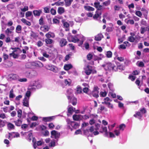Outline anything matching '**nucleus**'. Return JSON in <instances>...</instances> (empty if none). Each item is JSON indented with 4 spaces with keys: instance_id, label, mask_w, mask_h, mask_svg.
<instances>
[{
    "instance_id": "nucleus-22",
    "label": "nucleus",
    "mask_w": 149,
    "mask_h": 149,
    "mask_svg": "<svg viewBox=\"0 0 149 149\" xmlns=\"http://www.w3.org/2000/svg\"><path fill=\"white\" fill-rule=\"evenodd\" d=\"M7 126L8 128L9 129H14L15 128L14 125L10 123H8Z\"/></svg>"
},
{
    "instance_id": "nucleus-44",
    "label": "nucleus",
    "mask_w": 149,
    "mask_h": 149,
    "mask_svg": "<svg viewBox=\"0 0 149 149\" xmlns=\"http://www.w3.org/2000/svg\"><path fill=\"white\" fill-rule=\"evenodd\" d=\"M111 1L110 0H108L107 1H105L102 4L103 5L107 6L109 5L110 4Z\"/></svg>"
},
{
    "instance_id": "nucleus-53",
    "label": "nucleus",
    "mask_w": 149,
    "mask_h": 149,
    "mask_svg": "<svg viewBox=\"0 0 149 149\" xmlns=\"http://www.w3.org/2000/svg\"><path fill=\"white\" fill-rule=\"evenodd\" d=\"M89 90L88 87H84L82 91L84 93L87 94L89 91Z\"/></svg>"
},
{
    "instance_id": "nucleus-16",
    "label": "nucleus",
    "mask_w": 149,
    "mask_h": 149,
    "mask_svg": "<svg viewBox=\"0 0 149 149\" xmlns=\"http://www.w3.org/2000/svg\"><path fill=\"white\" fill-rule=\"evenodd\" d=\"M13 122L15 123L16 126H20L22 123V121L18 119L14 121Z\"/></svg>"
},
{
    "instance_id": "nucleus-42",
    "label": "nucleus",
    "mask_w": 149,
    "mask_h": 149,
    "mask_svg": "<svg viewBox=\"0 0 149 149\" xmlns=\"http://www.w3.org/2000/svg\"><path fill=\"white\" fill-rule=\"evenodd\" d=\"M98 93V91L93 92L92 93V95L94 97L97 98L99 97Z\"/></svg>"
},
{
    "instance_id": "nucleus-32",
    "label": "nucleus",
    "mask_w": 149,
    "mask_h": 149,
    "mask_svg": "<svg viewBox=\"0 0 149 149\" xmlns=\"http://www.w3.org/2000/svg\"><path fill=\"white\" fill-rule=\"evenodd\" d=\"M107 92L104 91V92L101 91L100 93V95L101 97H105L107 96Z\"/></svg>"
},
{
    "instance_id": "nucleus-64",
    "label": "nucleus",
    "mask_w": 149,
    "mask_h": 149,
    "mask_svg": "<svg viewBox=\"0 0 149 149\" xmlns=\"http://www.w3.org/2000/svg\"><path fill=\"white\" fill-rule=\"evenodd\" d=\"M3 57L4 60H6L8 58V56L5 53H3Z\"/></svg>"
},
{
    "instance_id": "nucleus-56",
    "label": "nucleus",
    "mask_w": 149,
    "mask_h": 149,
    "mask_svg": "<svg viewBox=\"0 0 149 149\" xmlns=\"http://www.w3.org/2000/svg\"><path fill=\"white\" fill-rule=\"evenodd\" d=\"M5 125L4 122L0 119V127H3Z\"/></svg>"
},
{
    "instance_id": "nucleus-36",
    "label": "nucleus",
    "mask_w": 149,
    "mask_h": 149,
    "mask_svg": "<svg viewBox=\"0 0 149 149\" xmlns=\"http://www.w3.org/2000/svg\"><path fill=\"white\" fill-rule=\"evenodd\" d=\"M37 142L36 140V139L35 138V137L33 138V140H32V142L33 143V148L35 149L36 148V144Z\"/></svg>"
},
{
    "instance_id": "nucleus-62",
    "label": "nucleus",
    "mask_w": 149,
    "mask_h": 149,
    "mask_svg": "<svg viewBox=\"0 0 149 149\" xmlns=\"http://www.w3.org/2000/svg\"><path fill=\"white\" fill-rule=\"evenodd\" d=\"M18 81L20 82H25L27 81V79L26 78H21L19 79Z\"/></svg>"
},
{
    "instance_id": "nucleus-48",
    "label": "nucleus",
    "mask_w": 149,
    "mask_h": 149,
    "mask_svg": "<svg viewBox=\"0 0 149 149\" xmlns=\"http://www.w3.org/2000/svg\"><path fill=\"white\" fill-rule=\"evenodd\" d=\"M104 103H105V104L108 105V107L110 108H113V104H111L110 102H109L108 103H107L106 102H104Z\"/></svg>"
},
{
    "instance_id": "nucleus-38",
    "label": "nucleus",
    "mask_w": 149,
    "mask_h": 149,
    "mask_svg": "<svg viewBox=\"0 0 149 149\" xmlns=\"http://www.w3.org/2000/svg\"><path fill=\"white\" fill-rule=\"evenodd\" d=\"M108 86L109 89L110 90L112 91H113V84H112L111 83H109L108 84Z\"/></svg>"
},
{
    "instance_id": "nucleus-54",
    "label": "nucleus",
    "mask_w": 149,
    "mask_h": 149,
    "mask_svg": "<svg viewBox=\"0 0 149 149\" xmlns=\"http://www.w3.org/2000/svg\"><path fill=\"white\" fill-rule=\"evenodd\" d=\"M50 12L51 14L53 15H55L56 13V10L53 9V8H52L51 9Z\"/></svg>"
},
{
    "instance_id": "nucleus-37",
    "label": "nucleus",
    "mask_w": 149,
    "mask_h": 149,
    "mask_svg": "<svg viewBox=\"0 0 149 149\" xmlns=\"http://www.w3.org/2000/svg\"><path fill=\"white\" fill-rule=\"evenodd\" d=\"M112 52L110 51L107 52L106 56L108 58H111L112 56Z\"/></svg>"
},
{
    "instance_id": "nucleus-19",
    "label": "nucleus",
    "mask_w": 149,
    "mask_h": 149,
    "mask_svg": "<svg viewBox=\"0 0 149 149\" xmlns=\"http://www.w3.org/2000/svg\"><path fill=\"white\" fill-rule=\"evenodd\" d=\"M134 116L135 118H137L138 117H139V119H141L142 117V115L141 114L140 112H136V113L134 115Z\"/></svg>"
},
{
    "instance_id": "nucleus-24",
    "label": "nucleus",
    "mask_w": 149,
    "mask_h": 149,
    "mask_svg": "<svg viewBox=\"0 0 149 149\" xmlns=\"http://www.w3.org/2000/svg\"><path fill=\"white\" fill-rule=\"evenodd\" d=\"M64 1L65 2V5L66 6H68L70 5L73 0H64Z\"/></svg>"
},
{
    "instance_id": "nucleus-33",
    "label": "nucleus",
    "mask_w": 149,
    "mask_h": 149,
    "mask_svg": "<svg viewBox=\"0 0 149 149\" xmlns=\"http://www.w3.org/2000/svg\"><path fill=\"white\" fill-rule=\"evenodd\" d=\"M84 134L86 135L87 136H90V134H89V131L88 129L84 130L83 131Z\"/></svg>"
},
{
    "instance_id": "nucleus-34",
    "label": "nucleus",
    "mask_w": 149,
    "mask_h": 149,
    "mask_svg": "<svg viewBox=\"0 0 149 149\" xmlns=\"http://www.w3.org/2000/svg\"><path fill=\"white\" fill-rule=\"evenodd\" d=\"M30 36L31 37L33 38H35L38 37L37 34L32 31H31V33Z\"/></svg>"
},
{
    "instance_id": "nucleus-57",
    "label": "nucleus",
    "mask_w": 149,
    "mask_h": 149,
    "mask_svg": "<svg viewBox=\"0 0 149 149\" xmlns=\"http://www.w3.org/2000/svg\"><path fill=\"white\" fill-rule=\"evenodd\" d=\"M43 144L42 142L41 141H37L36 144V148H37V146H41Z\"/></svg>"
},
{
    "instance_id": "nucleus-35",
    "label": "nucleus",
    "mask_w": 149,
    "mask_h": 149,
    "mask_svg": "<svg viewBox=\"0 0 149 149\" xmlns=\"http://www.w3.org/2000/svg\"><path fill=\"white\" fill-rule=\"evenodd\" d=\"M104 101L103 102H102V103L103 104H105V103H104L106 102L107 103H108L109 101L111 102V100H110L109 98L108 97H107L104 99Z\"/></svg>"
},
{
    "instance_id": "nucleus-27",
    "label": "nucleus",
    "mask_w": 149,
    "mask_h": 149,
    "mask_svg": "<svg viewBox=\"0 0 149 149\" xmlns=\"http://www.w3.org/2000/svg\"><path fill=\"white\" fill-rule=\"evenodd\" d=\"M45 42L47 44H52L53 42V40L50 38H47L45 40Z\"/></svg>"
},
{
    "instance_id": "nucleus-59",
    "label": "nucleus",
    "mask_w": 149,
    "mask_h": 149,
    "mask_svg": "<svg viewBox=\"0 0 149 149\" xmlns=\"http://www.w3.org/2000/svg\"><path fill=\"white\" fill-rule=\"evenodd\" d=\"M125 127V125L123 124L120 125L119 128L120 130H123Z\"/></svg>"
},
{
    "instance_id": "nucleus-52",
    "label": "nucleus",
    "mask_w": 149,
    "mask_h": 149,
    "mask_svg": "<svg viewBox=\"0 0 149 149\" xmlns=\"http://www.w3.org/2000/svg\"><path fill=\"white\" fill-rule=\"evenodd\" d=\"M117 71H118V69L120 70H124V67L122 65H118V66H116Z\"/></svg>"
},
{
    "instance_id": "nucleus-60",
    "label": "nucleus",
    "mask_w": 149,
    "mask_h": 149,
    "mask_svg": "<svg viewBox=\"0 0 149 149\" xmlns=\"http://www.w3.org/2000/svg\"><path fill=\"white\" fill-rule=\"evenodd\" d=\"M64 3L63 2H57L55 3V4L57 6L60 5L63 6V5Z\"/></svg>"
},
{
    "instance_id": "nucleus-9",
    "label": "nucleus",
    "mask_w": 149,
    "mask_h": 149,
    "mask_svg": "<svg viewBox=\"0 0 149 149\" xmlns=\"http://www.w3.org/2000/svg\"><path fill=\"white\" fill-rule=\"evenodd\" d=\"M87 69L85 70V72L87 75H89L92 71V67L88 65L87 66Z\"/></svg>"
},
{
    "instance_id": "nucleus-63",
    "label": "nucleus",
    "mask_w": 149,
    "mask_h": 149,
    "mask_svg": "<svg viewBox=\"0 0 149 149\" xmlns=\"http://www.w3.org/2000/svg\"><path fill=\"white\" fill-rule=\"evenodd\" d=\"M140 112L141 113V112L142 114H144L146 113V109L144 108H142V109H140Z\"/></svg>"
},
{
    "instance_id": "nucleus-55",
    "label": "nucleus",
    "mask_w": 149,
    "mask_h": 149,
    "mask_svg": "<svg viewBox=\"0 0 149 149\" xmlns=\"http://www.w3.org/2000/svg\"><path fill=\"white\" fill-rule=\"evenodd\" d=\"M129 78L132 81H134L136 78V77L132 75H130L129 77Z\"/></svg>"
},
{
    "instance_id": "nucleus-41",
    "label": "nucleus",
    "mask_w": 149,
    "mask_h": 149,
    "mask_svg": "<svg viewBox=\"0 0 149 149\" xmlns=\"http://www.w3.org/2000/svg\"><path fill=\"white\" fill-rule=\"evenodd\" d=\"M22 111L21 109H19L17 111V116L19 118H21L22 115Z\"/></svg>"
},
{
    "instance_id": "nucleus-25",
    "label": "nucleus",
    "mask_w": 149,
    "mask_h": 149,
    "mask_svg": "<svg viewBox=\"0 0 149 149\" xmlns=\"http://www.w3.org/2000/svg\"><path fill=\"white\" fill-rule=\"evenodd\" d=\"M18 77V76L16 74H11L10 75V78L13 80H15L17 79Z\"/></svg>"
},
{
    "instance_id": "nucleus-21",
    "label": "nucleus",
    "mask_w": 149,
    "mask_h": 149,
    "mask_svg": "<svg viewBox=\"0 0 149 149\" xmlns=\"http://www.w3.org/2000/svg\"><path fill=\"white\" fill-rule=\"evenodd\" d=\"M84 8L86 10L88 11H93L95 9L89 6H85Z\"/></svg>"
},
{
    "instance_id": "nucleus-18",
    "label": "nucleus",
    "mask_w": 149,
    "mask_h": 149,
    "mask_svg": "<svg viewBox=\"0 0 149 149\" xmlns=\"http://www.w3.org/2000/svg\"><path fill=\"white\" fill-rule=\"evenodd\" d=\"M58 13L60 15H61L63 13L65 12L64 9L62 7H59L58 8Z\"/></svg>"
},
{
    "instance_id": "nucleus-17",
    "label": "nucleus",
    "mask_w": 149,
    "mask_h": 149,
    "mask_svg": "<svg viewBox=\"0 0 149 149\" xmlns=\"http://www.w3.org/2000/svg\"><path fill=\"white\" fill-rule=\"evenodd\" d=\"M42 28H44V29L42 30V31L45 32H46L48 31L50 27L47 25H44L43 26H41L40 29H41Z\"/></svg>"
},
{
    "instance_id": "nucleus-13",
    "label": "nucleus",
    "mask_w": 149,
    "mask_h": 149,
    "mask_svg": "<svg viewBox=\"0 0 149 149\" xmlns=\"http://www.w3.org/2000/svg\"><path fill=\"white\" fill-rule=\"evenodd\" d=\"M81 116L82 115H81L74 114L72 118L74 120L78 121Z\"/></svg>"
},
{
    "instance_id": "nucleus-28",
    "label": "nucleus",
    "mask_w": 149,
    "mask_h": 149,
    "mask_svg": "<svg viewBox=\"0 0 149 149\" xmlns=\"http://www.w3.org/2000/svg\"><path fill=\"white\" fill-rule=\"evenodd\" d=\"M15 97V95L13 94V89H12L10 92L9 97L10 98H13Z\"/></svg>"
},
{
    "instance_id": "nucleus-2",
    "label": "nucleus",
    "mask_w": 149,
    "mask_h": 149,
    "mask_svg": "<svg viewBox=\"0 0 149 149\" xmlns=\"http://www.w3.org/2000/svg\"><path fill=\"white\" fill-rule=\"evenodd\" d=\"M68 99L70 100V102L71 103L74 105H75L77 103V99L74 96L71 97L70 96H67Z\"/></svg>"
},
{
    "instance_id": "nucleus-31",
    "label": "nucleus",
    "mask_w": 149,
    "mask_h": 149,
    "mask_svg": "<svg viewBox=\"0 0 149 149\" xmlns=\"http://www.w3.org/2000/svg\"><path fill=\"white\" fill-rule=\"evenodd\" d=\"M39 23L40 25H43L44 24V21L43 20V18L42 16H41L39 19Z\"/></svg>"
},
{
    "instance_id": "nucleus-5",
    "label": "nucleus",
    "mask_w": 149,
    "mask_h": 149,
    "mask_svg": "<svg viewBox=\"0 0 149 149\" xmlns=\"http://www.w3.org/2000/svg\"><path fill=\"white\" fill-rule=\"evenodd\" d=\"M59 42L60 46L61 47H63L67 45L68 42L65 39L62 38L60 40Z\"/></svg>"
},
{
    "instance_id": "nucleus-6",
    "label": "nucleus",
    "mask_w": 149,
    "mask_h": 149,
    "mask_svg": "<svg viewBox=\"0 0 149 149\" xmlns=\"http://www.w3.org/2000/svg\"><path fill=\"white\" fill-rule=\"evenodd\" d=\"M70 38H71V40L68 39L69 42H72L74 43H76L78 42L79 41V39L76 36L74 37L72 36H71L70 37Z\"/></svg>"
},
{
    "instance_id": "nucleus-43",
    "label": "nucleus",
    "mask_w": 149,
    "mask_h": 149,
    "mask_svg": "<svg viewBox=\"0 0 149 149\" xmlns=\"http://www.w3.org/2000/svg\"><path fill=\"white\" fill-rule=\"evenodd\" d=\"M66 122L68 124L70 125L71 126H73V124L75 123L74 121H71L69 119H67L66 120Z\"/></svg>"
},
{
    "instance_id": "nucleus-15",
    "label": "nucleus",
    "mask_w": 149,
    "mask_h": 149,
    "mask_svg": "<svg viewBox=\"0 0 149 149\" xmlns=\"http://www.w3.org/2000/svg\"><path fill=\"white\" fill-rule=\"evenodd\" d=\"M72 65L71 64H66L64 67V69L65 70H68L72 68Z\"/></svg>"
},
{
    "instance_id": "nucleus-30",
    "label": "nucleus",
    "mask_w": 149,
    "mask_h": 149,
    "mask_svg": "<svg viewBox=\"0 0 149 149\" xmlns=\"http://www.w3.org/2000/svg\"><path fill=\"white\" fill-rule=\"evenodd\" d=\"M82 90L81 87H77V88L76 92L77 94H81L82 93Z\"/></svg>"
},
{
    "instance_id": "nucleus-4",
    "label": "nucleus",
    "mask_w": 149,
    "mask_h": 149,
    "mask_svg": "<svg viewBox=\"0 0 149 149\" xmlns=\"http://www.w3.org/2000/svg\"><path fill=\"white\" fill-rule=\"evenodd\" d=\"M9 136L8 139H10V138L13 139L15 138H18L20 136L19 134L17 132H13L8 133Z\"/></svg>"
},
{
    "instance_id": "nucleus-1",
    "label": "nucleus",
    "mask_w": 149,
    "mask_h": 149,
    "mask_svg": "<svg viewBox=\"0 0 149 149\" xmlns=\"http://www.w3.org/2000/svg\"><path fill=\"white\" fill-rule=\"evenodd\" d=\"M103 66L106 70L117 71L116 66L111 63H107Z\"/></svg>"
},
{
    "instance_id": "nucleus-50",
    "label": "nucleus",
    "mask_w": 149,
    "mask_h": 149,
    "mask_svg": "<svg viewBox=\"0 0 149 149\" xmlns=\"http://www.w3.org/2000/svg\"><path fill=\"white\" fill-rule=\"evenodd\" d=\"M68 46H69L71 50H74L75 49V47L72 43H70L68 44Z\"/></svg>"
},
{
    "instance_id": "nucleus-20",
    "label": "nucleus",
    "mask_w": 149,
    "mask_h": 149,
    "mask_svg": "<svg viewBox=\"0 0 149 149\" xmlns=\"http://www.w3.org/2000/svg\"><path fill=\"white\" fill-rule=\"evenodd\" d=\"M21 20L23 23L29 26L31 24V23L30 22L26 20L25 19L22 18Z\"/></svg>"
},
{
    "instance_id": "nucleus-61",
    "label": "nucleus",
    "mask_w": 149,
    "mask_h": 149,
    "mask_svg": "<svg viewBox=\"0 0 149 149\" xmlns=\"http://www.w3.org/2000/svg\"><path fill=\"white\" fill-rule=\"evenodd\" d=\"M53 22L54 24H58L60 22L59 20L55 18L53 19Z\"/></svg>"
},
{
    "instance_id": "nucleus-58",
    "label": "nucleus",
    "mask_w": 149,
    "mask_h": 149,
    "mask_svg": "<svg viewBox=\"0 0 149 149\" xmlns=\"http://www.w3.org/2000/svg\"><path fill=\"white\" fill-rule=\"evenodd\" d=\"M106 31L108 32H111L113 31V28L111 27H107L106 29Z\"/></svg>"
},
{
    "instance_id": "nucleus-26",
    "label": "nucleus",
    "mask_w": 149,
    "mask_h": 149,
    "mask_svg": "<svg viewBox=\"0 0 149 149\" xmlns=\"http://www.w3.org/2000/svg\"><path fill=\"white\" fill-rule=\"evenodd\" d=\"M17 51V50H13L12 53L10 54V56H12L14 58H17L18 57V55L17 54H16L14 53L15 52Z\"/></svg>"
},
{
    "instance_id": "nucleus-11",
    "label": "nucleus",
    "mask_w": 149,
    "mask_h": 149,
    "mask_svg": "<svg viewBox=\"0 0 149 149\" xmlns=\"http://www.w3.org/2000/svg\"><path fill=\"white\" fill-rule=\"evenodd\" d=\"M103 36L101 33H99L95 37V40L96 41H100Z\"/></svg>"
},
{
    "instance_id": "nucleus-39",
    "label": "nucleus",
    "mask_w": 149,
    "mask_h": 149,
    "mask_svg": "<svg viewBox=\"0 0 149 149\" xmlns=\"http://www.w3.org/2000/svg\"><path fill=\"white\" fill-rule=\"evenodd\" d=\"M128 40L131 42H134L135 41V39L134 37L130 36L128 38Z\"/></svg>"
},
{
    "instance_id": "nucleus-3",
    "label": "nucleus",
    "mask_w": 149,
    "mask_h": 149,
    "mask_svg": "<svg viewBox=\"0 0 149 149\" xmlns=\"http://www.w3.org/2000/svg\"><path fill=\"white\" fill-rule=\"evenodd\" d=\"M46 68L49 70L52 71L54 72H57L58 71L57 68L55 66L51 65H47L46 66Z\"/></svg>"
},
{
    "instance_id": "nucleus-10",
    "label": "nucleus",
    "mask_w": 149,
    "mask_h": 149,
    "mask_svg": "<svg viewBox=\"0 0 149 149\" xmlns=\"http://www.w3.org/2000/svg\"><path fill=\"white\" fill-rule=\"evenodd\" d=\"M42 13V10H34L33 11V15L35 16H39Z\"/></svg>"
},
{
    "instance_id": "nucleus-45",
    "label": "nucleus",
    "mask_w": 149,
    "mask_h": 149,
    "mask_svg": "<svg viewBox=\"0 0 149 149\" xmlns=\"http://www.w3.org/2000/svg\"><path fill=\"white\" fill-rule=\"evenodd\" d=\"M44 11L45 13H49L50 12L49 8L45 7L44 8Z\"/></svg>"
},
{
    "instance_id": "nucleus-23",
    "label": "nucleus",
    "mask_w": 149,
    "mask_h": 149,
    "mask_svg": "<svg viewBox=\"0 0 149 149\" xmlns=\"http://www.w3.org/2000/svg\"><path fill=\"white\" fill-rule=\"evenodd\" d=\"M35 65L36 66L42 67L43 66V64L39 61H36L34 62Z\"/></svg>"
},
{
    "instance_id": "nucleus-46",
    "label": "nucleus",
    "mask_w": 149,
    "mask_h": 149,
    "mask_svg": "<svg viewBox=\"0 0 149 149\" xmlns=\"http://www.w3.org/2000/svg\"><path fill=\"white\" fill-rule=\"evenodd\" d=\"M135 14L138 16L141 17L142 16L141 12L139 11H136L135 13Z\"/></svg>"
},
{
    "instance_id": "nucleus-8",
    "label": "nucleus",
    "mask_w": 149,
    "mask_h": 149,
    "mask_svg": "<svg viewBox=\"0 0 149 149\" xmlns=\"http://www.w3.org/2000/svg\"><path fill=\"white\" fill-rule=\"evenodd\" d=\"M55 118V116H52L50 117H44L42 120L45 122H50L52 121Z\"/></svg>"
},
{
    "instance_id": "nucleus-12",
    "label": "nucleus",
    "mask_w": 149,
    "mask_h": 149,
    "mask_svg": "<svg viewBox=\"0 0 149 149\" xmlns=\"http://www.w3.org/2000/svg\"><path fill=\"white\" fill-rule=\"evenodd\" d=\"M23 105L24 106L28 107L29 106V100L26 97H25L23 100Z\"/></svg>"
},
{
    "instance_id": "nucleus-40",
    "label": "nucleus",
    "mask_w": 149,
    "mask_h": 149,
    "mask_svg": "<svg viewBox=\"0 0 149 149\" xmlns=\"http://www.w3.org/2000/svg\"><path fill=\"white\" fill-rule=\"evenodd\" d=\"M135 39V42H138L141 39V37L139 35L135 36L134 37Z\"/></svg>"
},
{
    "instance_id": "nucleus-51",
    "label": "nucleus",
    "mask_w": 149,
    "mask_h": 149,
    "mask_svg": "<svg viewBox=\"0 0 149 149\" xmlns=\"http://www.w3.org/2000/svg\"><path fill=\"white\" fill-rule=\"evenodd\" d=\"M87 59L88 60L90 61L93 58V56L91 54H89L87 55Z\"/></svg>"
},
{
    "instance_id": "nucleus-29",
    "label": "nucleus",
    "mask_w": 149,
    "mask_h": 149,
    "mask_svg": "<svg viewBox=\"0 0 149 149\" xmlns=\"http://www.w3.org/2000/svg\"><path fill=\"white\" fill-rule=\"evenodd\" d=\"M6 7L8 10H10L13 9L15 7V6L13 4L11 3L7 5Z\"/></svg>"
},
{
    "instance_id": "nucleus-14",
    "label": "nucleus",
    "mask_w": 149,
    "mask_h": 149,
    "mask_svg": "<svg viewBox=\"0 0 149 149\" xmlns=\"http://www.w3.org/2000/svg\"><path fill=\"white\" fill-rule=\"evenodd\" d=\"M101 14L102 13L101 12H99L97 11L95 12V13L93 16V18L94 19H97L100 17Z\"/></svg>"
},
{
    "instance_id": "nucleus-7",
    "label": "nucleus",
    "mask_w": 149,
    "mask_h": 149,
    "mask_svg": "<svg viewBox=\"0 0 149 149\" xmlns=\"http://www.w3.org/2000/svg\"><path fill=\"white\" fill-rule=\"evenodd\" d=\"M51 134V135L54 136L55 139L58 138L60 136V133L55 130L52 131Z\"/></svg>"
},
{
    "instance_id": "nucleus-47",
    "label": "nucleus",
    "mask_w": 149,
    "mask_h": 149,
    "mask_svg": "<svg viewBox=\"0 0 149 149\" xmlns=\"http://www.w3.org/2000/svg\"><path fill=\"white\" fill-rule=\"evenodd\" d=\"M32 15V13L31 11H28L25 14L26 17H30Z\"/></svg>"
},
{
    "instance_id": "nucleus-49",
    "label": "nucleus",
    "mask_w": 149,
    "mask_h": 149,
    "mask_svg": "<svg viewBox=\"0 0 149 149\" xmlns=\"http://www.w3.org/2000/svg\"><path fill=\"white\" fill-rule=\"evenodd\" d=\"M74 124H73V126H72V127L75 129L77 128L79 126V123L77 122H75L74 123Z\"/></svg>"
}]
</instances>
